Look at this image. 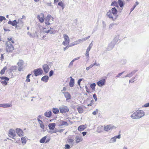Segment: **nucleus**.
<instances>
[{"label":"nucleus","mask_w":149,"mask_h":149,"mask_svg":"<svg viewBox=\"0 0 149 149\" xmlns=\"http://www.w3.org/2000/svg\"><path fill=\"white\" fill-rule=\"evenodd\" d=\"M62 93L64 94V96L66 98V100H69L71 98V95L68 92H62Z\"/></svg>","instance_id":"nucleus-15"},{"label":"nucleus","mask_w":149,"mask_h":149,"mask_svg":"<svg viewBox=\"0 0 149 149\" xmlns=\"http://www.w3.org/2000/svg\"><path fill=\"white\" fill-rule=\"evenodd\" d=\"M111 11L112 14L114 15L117 14V10L115 8V7H114L112 8L111 10H109Z\"/></svg>","instance_id":"nucleus-25"},{"label":"nucleus","mask_w":149,"mask_h":149,"mask_svg":"<svg viewBox=\"0 0 149 149\" xmlns=\"http://www.w3.org/2000/svg\"><path fill=\"white\" fill-rule=\"evenodd\" d=\"M7 69V67L6 66H5L4 67L2 70H1V72H0V74H3L5 72V71Z\"/></svg>","instance_id":"nucleus-30"},{"label":"nucleus","mask_w":149,"mask_h":149,"mask_svg":"<svg viewBox=\"0 0 149 149\" xmlns=\"http://www.w3.org/2000/svg\"><path fill=\"white\" fill-rule=\"evenodd\" d=\"M90 36H89L86 37L85 38H83L82 39H79V40H80V42L84 41L85 40H87L90 38Z\"/></svg>","instance_id":"nucleus-34"},{"label":"nucleus","mask_w":149,"mask_h":149,"mask_svg":"<svg viewBox=\"0 0 149 149\" xmlns=\"http://www.w3.org/2000/svg\"><path fill=\"white\" fill-rule=\"evenodd\" d=\"M56 126V124L54 123H49L48 125V126L50 130H53Z\"/></svg>","instance_id":"nucleus-22"},{"label":"nucleus","mask_w":149,"mask_h":149,"mask_svg":"<svg viewBox=\"0 0 149 149\" xmlns=\"http://www.w3.org/2000/svg\"><path fill=\"white\" fill-rule=\"evenodd\" d=\"M12 105L11 104L5 103L0 104V107L3 108H7L11 107Z\"/></svg>","instance_id":"nucleus-19"},{"label":"nucleus","mask_w":149,"mask_h":149,"mask_svg":"<svg viewBox=\"0 0 149 149\" xmlns=\"http://www.w3.org/2000/svg\"><path fill=\"white\" fill-rule=\"evenodd\" d=\"M21 142L22 143V145H24L26 142L27 140L25 137H22L21 138Z\"/></svg>","instance_id":"nucleus-24"},{"label":"nucleus","mask_w":149,"mask_h":149,"mask_svg":"<svg viewBox=\"0 0 149 149\" xmlns=\"http://www.w3.org/2000/svg\"><path fill=\"white\" fill-rule=\"evenodd\" d=\"M60 112L61 113H65L69 111V109L66 106H63L61 107L60 108Z\"/></svg>","instance_id":"nucleus-10"},{"label":"nucleus","mask_w":149,"mask_h":149,"mask_svg":"<svg viewBox=\"0 0 149 149\" xmlns=\"http://www.w3.org/2000/svg\"><path fill=\"white\" fill-rule=\"evenodd\" d=\"M17 23V22L16 20H15L13 22H11V24L13 26H15L16 25Z\"/></svg>","instance_id":"nucleus-47"},{"label":"nucleus","mask_w":149,"mask_h":149,"mask_svg":"<svg viewBox=\"0 0 149 149\" xmlns=\"http://www.w3.org/2000/svg\"><path fill=\"white\" fill-rule=\"evenodd\" d=\"M53 19L54 18L51 15H48L45 18V23L46 24L49 25L53 23Z\"/></svg>","instance_id":"nucleus-3"},{"label":"nucleus","mask_w":149,"mask_h":149,"mask_svg":"<svg viewBox=\"0 0 149 149\" xmlns=\"http://www.w3.org/2000/svg\"><path fill=\"white\" fill-rule=\"evenodd\" d=\"M86 127L85 125H81L79 126L78 128V130L80 131H83L84 129L86 128Z\"/></svg>","instance_id":"nucleus-26"},{"label":"nucleus","mask_w":149,"mask_h":149,"mask_svg":"<svg viewBox=\"0 0 149 149\" xmlns=\"http://www.w3.org/2000/svg\"><path fill=\"white\" fill-rule=\"evenodd\" d=\"M135 77H133L132 78L131 80H129L130 83L133 82L134 81V80L135 79Z\"/></svg>","instance_id":"nucleus-57"},{"label":"nucleus","mask_w":149,"mask_h":149,"mask_svg":"<svg viewBox=\"0 0 149 149\" xmlns=\"http://www.w3.org/2000/svg\"><path fill=\"white\" fill-rule=\"evenodd\" d=\"M93 97L95 100V101H96L97 100V98L95 94H94L93 95Z\"/></svg>","instance_id":"nucleus-58"},{"label":"nucleus","mask_w":149,"mask_h":149,"mask_svg":"<svg viewBox=\"0 0 149 149\" xmlns=\"http://www.w3.org/2000/svg\"><path fill=\"white\" fill-rule=\"evenodd\" d=\"M75 45V43H74V42H73L71 43L69 45H68L70 47H71L72 46H74Z\"/></svg>","instance_id":"nucleus-63"},{"label":"nucleus","mask_w":149,"mask_h":149,"mask_svg":"<svg viewBox=\"0 0 149 149\" xmlns=\"http://www.w3.org/2000/svg\"><path fill=\"white\" fill-rule=\"evenodd\" d=\"M49 33L50 34H52L53 33H55L56 32V31L53 30H49Z\"/></svg>","instance_id":"nucleus-48"},{"label":"nucleus","mask_w":149,"mask_h":149,"mask_svg":"<svg viewBox=\"0 0 149 149\" xmlns=\"http://www.w3.org/2000/svg\"><path fill=\"white\" fill-rule=\"evenodd\" d=\"M103 29H105L106 26V24L104 21H102Z\"/></svg>","instance_id":"nucleus-45"},{"label":"nucleus","mask_w":149,"mask_h":149,"mask_svg":"<svg viewBox=\"0 0 149 149\" xmlns=\"http://www.w3.org/2000/svg\"><path fill=\"white\" fill-rule=\"evenodd\" d=\"M77 110L78 111V112L79 113H81L83 112V109L82 107L78 106V107L77 108Z\"/></svg>","instance_id":"nucleus-28"},{"label":"nucleus","mask_w":149,"mask_h":149,"mask_svg":"<svg viewBox=\"0 0 149 149\" xmlns=\"http://www.w3.org/2000/svg\"><path fill=\"white\" fill-rule=\"evenodd\" d=\"M120 134L118 136H115L112 138L110 139L109 141L110 143H113L116 142V139H120Z\"/></svg>","instance_id":"nucleus-12"},{"label":"nucleus","mask_w":149,"mask_h":149,"mask_svg":"<svg viewBox=\"0 0 149 149\" xmlns=\"http://www.w3.org/2000/svg\"><path fill=\"white\" fill-rule=\"evenodd\" d=\"M40 125V127L42 129L44 130V125L43 124V123H40L39 124Z\"/></svg>","instance_id":"nucleus-56"},{"label":"nucleus","mask_w":149,"mask_h":149,"mask_svg":"<svg viewBox=\"0 0 149 149\" xmlns=\"http://www.w3.org/2000/svg\"><path fill=\"white\" fill-rule=\"evenodd\" d=\"M115 44V42H114V41H112L111 42L109 45V46L108 48V49L109 50H111L114 47Z\"/></svg>","instance_id":"nucleus-18"},{"label":"nucleus","mask_w":149,"mask_h":149,"mask_svg":"<svg viewBox=\"0 0 149 149\" xmlns=\"http://www.w3.org/2000/svg\"><path fill=\"white\" fill-rule=\"evenodd\" d=\"M17 69V67L15 66H12L11 67L10 69V70L11 72L13 70H16Z\"/></svg>","instance_id":"nucleus-42"},{"label":"nucleus","mask_w":149,"mask_h":149,"mask_svg":"<svg viewBox=\"0 0 149 149\" xmlns=\"http://www.w3.org/2000/svg\"><path fill=\"white\" fill-rule=\"evenodd\" d=\"M112 15L113 14H112L111 11L110 10H109L106 14V15L109 18L111 19L113 21H114L117 18L118 16V15H115V17H113V16Z\"/></svg>","instance_id":"nucleus-6"},{"label":"nucleus","mask_w":149,"mask_h":149,"mask_svg":"<svg viewBox=\"0 0 149 149\" xmlns=\"http://www.w3.org/2000/svg\"><path fill=\"white\" fill-rule=\"evenodd\" d=\"M31 75V74H29L26 77V82H29L30 81V80L29 79V77Z\"/></svg>","instance_id":"nucleus-40"},{"label":"nucleus","mask_w":149,"mask_h":149,"mask_svg":"<svg viewBox=\"0 0 149 149\" xmlns=\"http://www.w3.org/2000/svg\"><path fill=\"white\" fill-rule=\"evenodd\" d=\"M145 115V113L142 110H137L132 114L130 117L133 119H138L142 118Z\"/></svg>","instance_id":"nucleus-2"},{"label":"nucleus","mask_w":149,"mask_h":149,"mask_svg":"<svg viewBox=\"0 0 149 149\" xmlns=\"http://www.w3.org/2000/svg\"><path fill=\"white\" fill-rule=\"evenodd\" d=\"M35 76L36 77L39 75L42 74L43 71L42 69L39 68L35 69L33 71Z\"/></svg>","instance_id":"nucleus-8"},{"label":"nucleus","mask_w":149,"mask_h":149,"mask_svg":"<svg viewBox=\"0 0 149 149\" xmlns=\"http://www.w3.org/2000/svg\"><path fill=\"white\" fill-rule=\"evenodd\" d=\"M23 132L22 130L19 128V136L20 135L23 136Z\"/></svg>","instance_id":"nucleus-46"},{"label":"nucleus","mask_w":149,"mask_h":149,"mask_svg":"<svg viewBox=\"0 0 149 149\" xmlns=\"http://www.w3.org/2000/svg\"><path fill=\"white\" fill-rule=\"evenodd\" d=\"M7 40L8 41L6 43V50L8 52H11L14 50V49L11 42L12 44H14V41L13 40L12 38H8Z\"/></svg>","instance_id":"nucleus-1"},{"label":"nucleus","mask_w":149,"mask_h":149,"mask_svg":"<svg viewBox=\"0 0 149 149\" xmlns=\"http://www.w3.org/2000/svg\"><path fill=\"white\" fill-rule=\"evenodd\" d=\"M74 61H73V60H72L71 61V62H70V63L69 64V65L68 66V67L69 68H71L72 65H73V62H74Z\"/></svg>","instance_id":"nucleus-49"},{"label":"nucleus","mask_w":149,"mask_h":149,"mask_svg":"<svg viewBox=\"0 0 149 149\" xmlns=\"http://www.w3.org/2000/svg\"><path fill=\"white\" fill-rule=\"evenodd\" d=\"M111 6H116L118 7V3L116 1H113L112 2Z\"/></svg>","instance_id":"nucleus-35"},{"label":"nucleus","mask_w":149,"mask_h":149,"mask_svg":"<svg viewBox=\"0 0 149 149\" xmlns=\"http://www.w3.org/2000/svg\"><path fill=\"white\" fill-rule=\"evenodd\" d=\"M37 18L41 23H43L44 20V15L43 13H41L37 16Z\"/></svg>","instance_id":"nucleus-9"},{"label":"nucleus","mask_w":149,"mask_h":149,"mask_svg":"<svg viewBox=\"0 0 149 149\" xmlns=\"http://www.w3.org/2000/svg\"><path fill=\"white\" fill-rule=\"evenodd\" d=\"M98 110L97 109H96V110L92 113L93 114V115H96L97 113H98Z\"/></svg>","instance_id":"nucleus-52"},{"label":"nucleus","mask_w":149,"mask_h":149,"mask_svg":"<svg viewBox=\"0 0 149 149\" xmlns=\"http://www.w3.org/2000/svg\"><path fill=\"white\" fill-rule=\"evenodd\" d=\"M48 77L46 75L42 77L41 79V80L45 82H47L48 80Z\"/></svg>","instance_id":"nucleus-23"},{"label":"nucleus","mask_w":149,"mask_h":149,"mask_svg":"<svg viewBox=\"0 0 149 149\" xmlns=\"http://www.w3.org/2000/svg\"><path fill=\"white\" fill-rule=\"evenodd\" d=\"M58 5L61 7L64 5V3L62 1H60L58 3Z\"/></svg>","instance_id":"nucleus-60"},{"label":"nucleus","mask_w":149,"mask_h":149,"mask_svg":"<svg viewBox=\"0 0 149 149\" xmlns=\"http://www.w3.org/2000/svg\"><path fill=\"white\" fill-rule=\"evenodd\" d=\"M52 112L51 111L47 110L44 114L45 116L48 118H50L52 116Z\"/></svg>","instance_id":"nucleus-20"},{"label":"nucleus","mask_w":149,"mask_h":149,"mask_svg":"<svg viewBox=\"0 0 149 149\" xmlns=\"http://www.w3.org/2000/svg\"><path fill=\"white\" fill-rule=\"evenodd\" d=\"M93 67V64H91L89 67H87L86 68V69L87 70H88L90 69L91 68Z\"/></svg>","instance_id":"nucleus-59"},{"label":"nucleus","mask_w":149,"mask_h":149,"mask_svg":"<svg viewBox=\"0 0 149 149\" xmlns=\"http://www.w3.org/2000/svg\"><path fill=\"white\" fill-rule=\"evenodd\" d=\"M83 80L82 79H79L78 80V84L79 85V86L80 87V83L81 81Z\"/></svg>","instance_id":"nucleus-55"},{"label":"nucleus","mask_w":149,"mask_h":149,"mask_svg":"<svg viewBox=\"0 0 149 149\" xmlns=\"http://www.w3.org/2000/svg\"><path fill=\"white\" fill-rule=\"evenodd\" d=\"M93 100H92L91 101L90 103L89 104H88V106H92L93 105Z\"/></svg>","instance_id":"nucleus-62"},{"label":"nucleus","mask_w":149,"mask_h":149,"mask_svg":"<svg viewBox=\"0 0 149 149\" xmlns=\"http://www.w3.org/2000/svg\"><path fill=\"white\" fill-rule=\"evenodd\" d=\"M119 36H116V37H115L113 39L112 41H114V42H115V43L116 44L119 40Z\"/></svg>","instance_id":"nucleus-38"},{"label":"nucleus","mask_w":149,"mask_h":149,"mask_svg":"<svg viewBox=\"0 0 149 149\" xmlns=\"http://www.w3.org/2000/svg\"><path fill=\"white\" fill-rule=\"evenodd\" d=\"M149 107V102L146 103V104H144L143 106V107Z\"/></svg>","instance_id":"nucleus-54"},{"label":"nucleus","mask_w":149,"mask_h":149,"mask_svg":"<svg viewBox=\"0 0 149 149\" xmlns=\"http://www.w3.org/2000/svg\"><path fill=\"white\" fill-rule=\"evenodd\" d=\"M96 86V84L95 83H93L91 84L90 85V87L93 90H94L95 86Z\"/></svg>","instance_id":"nucleus-39"},{"label":"nucleus","mask_w":149,"mask_h":149,"mask_svg":"<svg viewBox=\"0 0 149 149\" xmlns=\"http://www.w3.org/2000/svg\"><path fill=\"white\" fill-rule=\"evenodd\" d=\"M116 24L115 23H112L111 24L109 25V29H112V27H113L115 25H116Z\"/></svg>","instance_id":"nucleus-41"},{"label":"nucleus","mask_w":149,"mask_h":149,"mask_svg":"<svg viewBox=\"0 0 149 149\" xmlns=\"http://www.w3.org/2000/svg\"><path fill=\"white\" fill-rule=\"evenodd\" d=\"M118 3L120 7L122 8L123 6V3L121 0H118Z\"/></svg>","instance_id":"nucleus-36"},{"label":"nucleus","mask_w":149,"mask_h":149,"mask_svg":"<svg viewBox=\"0 0 149 149\" xmlns=\"http://www.w3.org/2000/svg\"><path fill=\"white\" fill-rule=\"evenodd\" d=\"M25 66V64L23 60H19V71H23Z\"/></svg>","instance_id":"nucleus-7"},{"label":"nucleus","mask_w":149,"mask_h":149,"mask_svg":"<svg viewBox=\"0 0 149 149\" xmlns=\"http://www.w3.org/2000/svg\"><path fill=\"white\" fill-rule=\"evenodd\" d=\"M74 83V79L70 77V80L69 83V86L70 87H73Z\"/></svg>","instance_id":"nucleus-21"},{"label":"nucleus","mask_w":149,"mask_h":149,"mask_svg":"<svg viewBox=\"0 0 149 149\" xmlns=\"http://www.w3.org/2000/svg\"><path fill=\"white\" fill-rule=\"evenodd\" d=\"M133 75L132 74V73L131 72L130 73L127 74V75L125 76V77H131L133 76Z\"/></svg>","instance_id":"nucleus-51"},{"label":"nucleus","mask_w":149,"mask_h":149,"mask_svg":"<svg viewBox=\"0 0 149 149\" xmlns=\"http://www.w3.org/2000/svg\"><path fill=\"white\" fill-rule=\"evenodd\" d=\"M68 143L70 145L73 146L74 143V140L71 139H68Z\"/></svg>","instance_id":"nucleus-29"},{"label":"nucleus","mask_w":149,"mask_h":149,"mask_svg":"<svg viewBox=\"0 0 149 149\" xmlns=\"http://www.w3.org/2000/svg\"><path fill=\"white\" fill-rule=\"evenodd\" d=\"M21 20H19V28L22 27L23 25V22L24 20L25 19L26 17L24 15L22 16V17L21 18Z\"/></svg>","instance_id":"nucleus-14"},{"label":"nucleus","mask_w":149,"mask_h":149,"mask_svg":"<svg viewBox=\"0 0 149 149\" xmlns=\"http://www.w3.org/2000/svg\"><path fill=\"white\" fill-rule=\"evenodd\" d=\"M75 141L77 143H79V142L82 141L83 139L81 136L80 135H76L75 137Z\"/></svg>","instance_id":"nucleus-13"},{"label":"nucleus","mask_w":149,"mask_h":149,"mask_svg":"<svg viewBox=\"0 0 149 149\" xmlns=\"http://www.w3.org/2000/svg\"><path fill=\"white\" fill-rule=\"evenodd\" d=\"M6 19V18L2 16H0V22H1L3 20H5Z\"/></svg>","instance_id":"nucleus-44"},{"label":"nucleus","mask_w":149,"mask_h":149,"mask_svg":"<svg viewBox=\"0 0 149 149\" xmlns=\"http://www.w3.org/2000/svg\"><path fill=\"white\" fill-rule=\"evenodd\" d=\"M74 42L75 45H77L80 43L79 39L78 40L76 41H74Z\"/></svg>","instance_id":"nucleus-53"},{"label":"nucleus","mask_w":149,"mask_h":149,"mask_svg":"<svg viewBox=\"0 0 149 149\" xmlns=\"http://www.w3.org/2000/svg\"><path fill=\"white\" fill-rule=\"evenodd\" d=\"M8 135L9 136L13 138L15 136V130L13 129H10L9 131Z\"/></svg>","instance_id":"nucleus-11"},{"label":"nucleus","mask_w":149,"mask_h":149,"mask_svg":"<svg viewBox=\"0 0 149 149\" xmlns=\"http://www.w3.org/2000/svg\"><path fill=\"white\" fill-rule=\"evenodd\" d=\"M60 125L61 126H68V124L66 122L64 121H62L60 123Z\"/></svg>","instance_id":"nucleus-31"},{"label":"nucleus","mask_w":149,"mask_h":149,"mask_svg":"<svg viewBox=\"0 0 149 149\" xmlns=\"http://www.w3.org/2000/svg\"><path fill=\"white\" fill-rule=\"evenodd\" d=\"M93 41H92L91 43L90 44L88 47L86 49L90 51L91 49L92 48V46H93Z\"/></svg>","instance_id":"nucleus-37"},{"label":"nucleus","mask_w":149,"mask_h":149,"mask_svg":"<svg viewBox=\"0 0 149 149\" xmlns=\"http://www.w3.org/2000/svg\"><path fill=\"white\" fill-rule=\"evenodd\" d=\"M105 82V79H103L97 82V84L99 86L101 87L104 85Z\"/></svg>","instance_id":"nucleus-16"},{"label":"nucleus","mask_w":149,"mask_h":149,"mask_svg":"<svg viewBox=\"0 0 149 149\" xmlns=\"http://www.w3.org/2000/svg\"><path fill=\"white\" fill-rule=\"evenodd\" d=\"M65 149H69L70 148V146L69 144H65Z\"/></svg>","instance_id":"nucleus-50"},{"label":"nucleus","mask_w":149,"mask_h":149,"mask_svg":"<svg viewBox=\"0 0 149 149\" xmlns=\"http://www.w3.org/2000/svg\"><path fill=\"white\" fill-rule=\"evenodd\" d=\"M42 68L44 71L46 73H47L49 69V65L47 64H45L42 66Z\"/></svg>","instance_id":"nucleus-17"},{"label":"nucleus","mask_w":149,"mask_h":149,"mask_svg":"<svg viewBox=\"0 0 149 149\" xmlns=\"http://www.w3.org/2000/svg\"><path fill=\"white\" fill-rule=\"evenodd\" d=\"M1 79V82L4 85L6 86L7 84V82L8 81L9 79L6 77H0Z\"/></svg>","instance_id":"nucleus-5"},{"label":"nucleus","mask_w":149,"mask_h":149,"mask_svg":"<svg viewBox=\"0 0 149 149\" xmlns=\"http://www.w3.org/2000/svg\"><path fill=\"white\" fill-rule=\"evenodd\" d=\"M89 50L86 49L85 54V56H86V57L87 58H88L89 57Z\"/></svg>","instance_id":"nucleus-43"},{"label":"nucleus","mask_w":149,"mask_h":149,"mask_svg":"<svg viewBox=\"0 0 149 149\" xmlns=\"http://www.w3.org/2000/svg\"><path fill=\"white\" fill-rule=\"evenodd\" d=\"M53 112L55 114H57L59 112V110L58 109L53 108Z\"/></svg>","instance_id":"nucleus-33"},{"label":"nucleus","mask_w":149,"mask_h":149,"mask_svg":"<svg viewBox=\"0 0 149 149\" xmlns=\"http://www.w3.org/2000/svg\"><path fill=\"white\" fill-rule=\"evenodd\" d=\"M53 73L54 72L52 70L50 71L49 73V76L50 77L52 76L53 74Z\"/></svg>","instance_id":"nucleus-61"},{"label":"nucleus","mask_w":149,"mask_h":149,"mask_svg":"<svg viewBox=\"0 0 149 149\" xmlns=\"http://www.w3.org/2000/svg\"><path fill=\"white\" fill-rule=\"evenodd\" d=\"M112 129V126L110 125H108L104 127V130L106 131L110 130Z\"/></svg>","instance_id":"nucleus-27"},{"label":"nucleus","mask_w":149,"mask_h":149,"mask_svg":"<svg viewBox=\"0 0 149 149\" xmlns=\"http://www.w3.org/2000/svg\"><path fill=\"white\" fill-rule=\"evenodd\" d=\"M63 36L64 40L62 44L64 46L68 45L70 42L69 37L66 34H64Z\"/></svg>","instance_id":"nucleus-4"},{"label":"nucleus","mask_w":149,"mask_h":149,"mask_svg":"<svg viewBox=\"0 0 149 149\" xmlns=\"http://www.w3.org/2000/svg\"><path fill=\"white\" fill-rule=\"evenodd\" d=\"M124 72H122L119 73L116 76L117 77H120L121 75H122Z\"/></svg>","instance_id":"nucleus-64"},{"label":"nucleus","mask_w":149,"mask_h":149,"mask_svg":"<svg viewBox=\"0 0 149 149\" xmlns=\"http://www.w3.org/2000/svg\"><path fill=\"white\" fill-rule=\"evenodd\" d=\"M47 136H45L41 139L40 141V142L41 143H44L46 139Z\"/></svg>","instance_id":"nucleus-32"}]
</instances>
